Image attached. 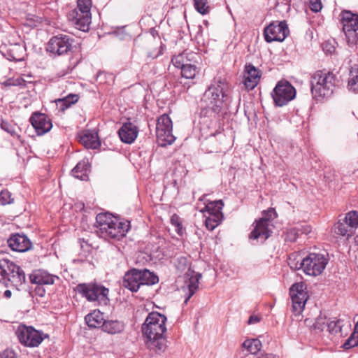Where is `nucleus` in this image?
Instances as JSON below:
<instances>
[{"mask_svg":"<svg viewBox=\"0 0 358 358\" xmlns=\"http://www.w3.org/2000/svg\"><path fill=\"white\" fill-rule=\"evenodd\" d=\"M166 317L157 312L149 313L142 325V333L145 337L147 347L157 354L164 352L166 349Z\"/></svg>","mask_w":358,"mask_h":358,"instance_id":"f257e3e1","label":"nucleus"},{"mask_svg":"<svg viewBox=\"0 0 358 358\" xmlns=\"http://www.w3.org/2000/svg\"><path fill=\"white\" fill-rule=\"evenodd\" d=\"M227 88V83L222 79L208 87L200 100L201 116L216 117L227 108L229 96Z\"/></svg>","mask_w":358,"mask_h":358,"instance_id":"f03ea898","label":"nucleus"},{"mask_svg":"<svg viewBox=\"0 0 358 358\" xmlns=\"http://www.w3.org/2000/svg\"><path fill=\"white\" fill-rule=\"evenodd\" d=\"M96 234L106 240H120L129 230V224L120 222L111 213H99L96 217Z\"/></svg>","mask_w":358,"mask_h":358,"instance_id":"7ed1b4c3","label":"nucleus"},{"mask_svg":"<svg viewBox=\"0 0 358 358\" xmlns=\"http://www.w3.org/2000/svg\"><path fill=\"white\" fill-rule=\"evenodd\" d=\"M337 77L332 72L317 71L311 78V91L315 99L330 96L338 83Z\"/></svg>","mask_w":358,"mask_h":358,"instance_id":"20e7f679","label":"nucleus"},{"mask_svg":"<svg viewBox=\"0 0 358 358\" xmlns=\"http://www.w3.org/2000/svg\"><path fill=\"white\" fill-rule=\"evenodd\" d=\"M158 281V277L149 270L133 268L124 274L122 285L130 291L136 292L141 285H152Z\"/></svg>","mask_w":358,"mask_h":358,"instance_id":"39448f33","label":"nucleus"},{"mask_svg":"<svg viewBox=\"0 0 358 358\" xmlns=\"http://www.w3.org/2000/svg\"><path fill=\"white\" fill-rule=\"evenodd\" d=\"M20 343L29 348L38 347L48 336L31 326L20 324L16 331Z\"/></svg>","mask_w":358,"mask_h":358,"instance_id":"423d86ee","label":"nucleus"},{"mask_svg":"<svg viewBox=\"0 0 358 358\" xmlns=\"http://www.w3.org/2000/svg\"><path fill=\"white\" fill-rule=\"evenodd\" d=\"M173 123L166 114H163L157 119L156 127L157 139L159 145L162 147L171 145L176 140L172 134Z\"/></svg>","mask_w":358,"mask_h":358,"instance_id":"0eeeda50","label":"nucleus"},{"mask_svg":"<svg viewBox=\"0 0 358 358\" xmlns=\"http://www.w3.org/2000/svg\"><path fill=\"white\" fill-rule=\"evenodd\" d=\"M295 88L286 80L279 81L271 92V96L276 106L287 105L296 96Z\"/></svg>","mask_w":358,"mask_h":358,"instance_id":"6e6552de","label":"nucleus"},{"mask_svg":"<svg viewBox=\"0 0 358 358\" xmlns=\"http://www.w3.org/2000/svg\"><path fill=\"white\" fill-rule=\"evenodd\" d=\"M327 263L324 255L310 253L302 259V270L306 275L317 276L322 273Z\"/></svg>","mask_w":358,"mask_h":358,"instance_id":"1a4fd4ad","label":"nucleus"},{"mask_svg":"<svg viewBox=\"0 0 358 358\" xmlns=\"http://www.w3.org/2000/svg\"><path fill=\"white\" fill-rule=\"evenodd\" d=\"M306 285L301 282L293 284L289 288V295L292 302V312L295 315H300L304 309L308 299Z\"/></svg>","mask_w":358,"mask_h":358,"instance_id":"9d476101","label":"nucleus"},{"mask_svg":"<svg viewBox=\"0 0 358 358\" xmlns=\"http://www.w3.org/2000/svg\"><path fill=\"white\" fill-rule=\"evenodd\" d=\"M77 292L85 297L89 301L108 300V289L96 284H79L76 287Z\"/></svg>","mask_w":358,"mask_h":358,"instance_id":"9b49d317","label":"nucleus"},{"mask_svg":"<svg viewBox=\"0 0 358 358\" xmlns=\"http://www.w3.org/2000/svg\"><path fill=\"white\" fill-rule=\"evenodd\" d=\"M289 33V31L285 21L273 22L264 29V39L267 43L282 42Z\"/></svg>","mask_w":358,"mask_h":358,"instance_id":"f8f14e48","label":"nucleus"},{"mask_svg":"<svg viewBox=\"0 0 358 358\" xmlns=\"http://www.w3.org/2000/svg\"><path fill=\"white\" fill-rule=\"evenodd\" d=\"M73 38L66 34H59L50 38L47 45V51L55 55H63L71 51Z\"/></svg>","mask_w":358,"mask_h":358,"instance_id":"ddd939ff","label":"nucleus"},{"mask_svg":"<svg viewBox=\"0 0 358 358\" xmlns=\"http://www.w3.org/2000/svg\"><path fill=\"white\" fill-rule=\"evenodd\" d=\"M273 224L269 218L262 217L255 221V225L250 234V238L257 240L259 243H264L272 233Z\"/></svg>","mask_w":358,"mask_h":358,"instance_id":"4468645a","label":"nucleus"},{"mask_svg":"<svg viewBox=\"0 0 358 358\" xmlns=\"http://www.w3.org/2000/svg\"><path fill=\"white\" fill-rule=\"evenodd\" d=\"M29 121L38 135H43L52 127V124L49 117L39 112L33 113L30 117Z\"/></svg>","mask_w":358,"mask_h":358,"instance_id":"2eb2a0df","label":"nucleus"},{"mask_svg":"<svg viewBox=\"0 0 358 358\" xmlns=\"http://www.w3.org/2000/svg\"><path fill=\"white\" fill-rule=\"evenodd\" d=\"M8 246L12 250L24 252L31 247L29 239L24 234H16L12 235L8 240Z\"/></svg>","mask_w":358,"mask_h":358,"instance_id":"dca6fc26","label":"nucleus"},{"mask_svg":"<svg viewBox=\"0 0 358 358\" xmlns=\"http://www.w3.org/2000/svg\"><path fill=\"white\" fill-rule=\"evenodd\" d=\"M58 279L57 276L51 275L43 270L34 271L29 275V280L31 282L38 285H52L55 283V281Z\"/></svg>","mask_w":358,"mask_h":358,"instance_id":"f3484780","label":"nucleus"},{"mask_svg":"<svg viewBox=\"0 0 358 358\" xmlns=\"http://www.w3.org/2000/svg\"><path fill=\"white\" fill-rule=\"evenodd\" d=\"M138 134V127L130 122L124 123L118 131L121 141L129 144L135 141L137 138Z\"/></svg>","mask_w":358,"mask_h":358,"instance_id":"a211bd4d","label":"nucleus"},{"mask_svg":"<svg viewBox=\"0 0 358 358\" xmlns=\"http://www.w3.org/2000/svg\"><path fill=\"white\" fill-rule=\"evenodd\" d=\"M259 71L252 64H247L244 71V85L250 90L254 89L260 80Z\"/></svg>","mask_w":358,"mask_h":358,"instance_id":"6ab92c4d","label":"nucleus"},{"mask_svg":"<svg viewBox=\"0 0 358 358\" xmlns=\"http://www.w3.org/2000/svg\"><path fill=\"white\" fill-rule=\"evenodd\" d=\"M350 326V322H345V320L341 318H334L333 320H329V322H327V329L329 334H340L341 336H345L347 334Z\"/></svg>","mask_w":358,"mask_h":358,"instance_id":"aec40b11","label":"nucleus"},{"mask_svg":"<svg viewBox=\"0 0 358 358\" xmlns=\"http://www.w3.org/2000/svg\"><path fill=\"white\" fill-rule=\"evenodd\" d=\"M341 22L343 24V31L358 29L357 13H354L350 10H343L341 12Z\"/></svg>","mask_w":358,"mask_h":358,"instance_id":"412c9836","label":"nucleus"},{"mask_svg":"<svg viewBox=\"0 0 358 358\" xmlns=\"http://www.w3.org/2000/svg\"><path fill=\"white\" fill-rule=\"evenodd\" d=\"M85 16L84 14L81 13V12L73 10H72L69 15V20L72 22V24L78 29L83 31H87L90 29V25L91 23V20H87V22H83V17Z\"/></svg>","mask_w":358,"mask_h":358,"instance_id":"4be33fe9","label":"nucleus"},{"mask_svg":"<svg viewBox=\"0 0 358 358\" xmlns=\"http://www.w3.org/2000/svg\"><path fill=\"white\" fill-rule=\"evenodd\" d=\"M80 141L86 148L96 149L101 145L98 134L94 131H87L81 136Z\"/></svg>","mask_w":358,"mask_h":358,"instance_id":"5701e85b","label":"nucleus"},{"mask_svg":"<svg viewBox=\"0 0 358 358\" xmlns=\"http://www.w3.org/2000/svg\"><path fill=\"white\" fill-rule=\"evenodd\" d=\"M90 172V165L87 161L82 160L78 162L74 169L71 171L73 177L81 180H88V173Z\"/></svg>","mask_w":358,"mask_h":358,"instance_id":"b1692460","label":"nucleus"},{"mask_svg":"<svg viewBox=\"0 0 358 358\" xmlns=\"http://www.w3.org/2000/svg\"><path fill=\"white\" fill-rule=\"evenodd\" d=\"M86 324L90 328L101 327L105 322L103 315L99 310H94L92 313H89L85 317Z\"/></svg>","mask_w":358,"mask_h":358,"instance_id":"393cba45","label":"nucleus"},{"mask_svg":"<svg viewBox=\"0 0 358 358\" xmlns=\"http://www.w3.org/2000/svg\"><path fill=\"white\" fill-rule=\"evenodd\" d=\"M124 324L119 320H105L102 325L103 331L109 334H120L124 331Z\"/></svg>","mask_w":358,"mask_h":358,"instance_id":"a878e982","label":"nucleus"},{"mask_svg":"<svg viewBox=\"0 0 358 358\" xmlns=\"http://www.w3.org/2000/svg\"><path fill=\"white\" fill-rule=\"evenodd\" d=\"M8 281L10 282L13 286L15 287L17 290H19V287L22 285L26 281V276L24 271L17 265V268L15 269L13 272H11Z\"/></svg>","mask_w":358,"mask_h":358,"instance_id":"bb28decb","label":"nucleus"},{"mask_svg":"<svg viewBox=\"0 0 358 358\" xmlns=\"http://www.w3.org/2000/svg\"><path fill=\"white\" fill-rule=\"evenodd\" d=\"M16 268L17 265L14 262L6 259H0V275L1 277L0 280H8L11 272Z\"/></svg>","mask_w":358,"mask_h":358,"instance_id":"cd10ccee","label":"nucleus"},{"mask_svg":"<svg viewBox=\"0 0 358 358\" xmlns=\"http://www.w3.org/2000/svg\"><path fill=\"white\" fill-rule=\"evenodd\" d=\"M187 276L189 278L188 281H185V284L187 285V287H188L189 294L187 298L185 299V302L187 303V301L189 300V299L194 294L196 289L199 287V278H201V274L199 273H192L187 274Z\"/></svg>","mask_w":358,"mask_h":358,"instance_id":"c85d7f7f","label":"nucleus"},{"mask_svg":"<svg viewBox=\"0 0 358 358\" xmlns=\"http://www.w3.org/2000/svg\"><path fill=\"white\" fill-rule=\"evenodd\" d=\"M197 57L198 55L194 52H183L178 55L174 56L171 59V62L176 67L181 69L187 64L184 63V58L189 61H196Z\"/></svg>","mask_w":358,"mask_h":358,"instance_id":"c756f323","label":"nucleus"},{"mask_svg":"<svg viewBox=\"0 0 358 358\" xmlns=\"http://www.w3.org/2000/svg\"><path fill=\"white\" fill-rule=\"evenodd\" d=\"M91 6V0H78L77 1V8L75 10L81 12V13L85 15L83 17L84 23L92 19L90 13Z\"/></svg>","mask_w":358,"mask_h":358,"instance_id":"7c9ffc66","label":"nucleus"},{"mask_svg":"<svg viewBox=\"0 0 358 358\" xmlns=\"http://www.w3.org/2000/svg\"><path fill=\"white\" fill-rule=\"evenodd\" d=\"M242 347L247 350V351L250 354L256 355L260 351L262 347V342L257 338H250L246 339L242 343Z\"/></svg>","mask_w":358,"mask_h":358,"instance_id":"2f4dec72","label":"nucleus"},{"mask_svg":"<svg viewBox=\"0 0 358 358\" xmlns=\"http://www.w3.org/2000/svg\"><path fill=\"white\" fill-rule=\"evenodd\" d=\"M79 99V96L76 94H69L66 96L57 100V106L62 111L76 103Z\"/></svg>","mask_w":358,"mask_h":358,"instance_id":"473e14b6","label":"nucleus"},{"mask_svg":"<svg viewBox=\"0 0 358 358\" xmlns=\"http://www.w3.org/2000/svg\"><path fill=\"white\" fill-rule=\"evenodd\" d=\"M348 89L351 92H358V64L351 67Z\"/></svg>","mask_w":358,"mask_h":358,"instance_id":"72a5a7b5","label":"nucleus"},{"mask_svg":"<svg viewBox=\"0 0 358 358\" xmlns=\"http://www.w3.org/2000/svg\"><path fill=\"white\" fill-rule=\"evenodd\" d=\"M206 220L205 224L208 229L213 231L216 227H217L223 219V213L217 214H205Z\"/></svg>","mask_w":358,"mask_h":358,"instance_id":"f704fd0d","label":"nucleus"},{"mask_svg":"<svg viewBox=\"0 0 358 358\" xmlns=\"http://www.w3.org/2000/svg\"><path fill=\"white\" fill-rule=\"evenodd\" d=\"M224 203L222 202V200H217L214 201L208 202L207 204H206L205 208L201 210V212L204 213L205 214H217V213H222V210L223 208Z\"/></svg>","mask_w":358,"mask_h":358,"instance_id":"c9c22d12","label":"nucleus"},{"mask_svg":"<svg viewBox=\"0 0 358 358\" xmlns=\"http://www.w3.org/2000/svg\"><path fill=\"white\" fill-rule=\"evenodd\" d=\"M333 230L336 234L343 236H350L353 234L352 229L343 220H338V222L334 224Z\"/></svg>","mask_w":358,"mask_h":358,"instance_id":"e433bc0d","label":"nucleus"},{"mask_svg":"<svg viewBox=\"0 0 358 358\" xmlns=\"http://www.w3.org/2000/svg\"><path fill=\"white\" fill-rule=\"evenodd\" d=\"M347 44L350 48H354L358 45V29L343 31Z\"/></svg>","mask_w":358,"mask_h":358,"instance_id":"4c0bfd02","label":"nucleus"},{"mask_svg":"<svg viewBox=\"0 0 358 358\" xmlns=\"http://www.w3.org/2000/svg\"><path fill=\"white\" fill-rule=\"evenodd\" d=\"M182 76L187 78L192 79L196 74V67L195 65L191 63H187L185 66L181 68Z\"/></svg>","mask_w":358,"mask_h":358,"instance_id":"58836bf2","label":"nucleus"},{"mask_svg":"<svg viewBox=\"0 0 358 358\" xmlns=\"http://www.w3.org/2000/svg\"><path fill=\"white\" fill-rule=\"evenodd\" d=\"M1 128L8 133L11 136L17 139L20 138V135L18 134V131L20 129L16 126H14L6 121L2 120L1 123Z\"/></svg>","mask_w":358,"mask_h":358,"instance_id":"ea45409f","label":"nucleus"},{"mask_svg":"<svg viewBox=\"0 0 358 358\" xmlns=\"http://www.w3.org/2000/svg\"><path fill=\"white\" fill-rule=\"evenodd\" d=\"M343 220L353 231V229L358 227V213L356 211H350L346 214Z\"/></svg>","mask_w":358,"mask_h":358,"instance_id":"a19ab883","label":"nucleus"},{"mask_svg":"<svg viewBox=\"0 0 358 358\" xmlns=\"http://www.w3.org/2000/svg\"><path fill=\"white\" fill-rule=\"evenodd\" d=\"M22 50V47L20 45H12L8 49L7 52V59L8 60L20 61L22 59L21 55L18 54V51Z\"/></svg>","mask_w":358,"mask_h":358,"instance_id":"79ce46f5","label":"nucleus"},{"mask_svg":"<svg viewBox=\"0 0 358 358\" xmlns=\"http://www.w3.org/2000/svg\"><path fill=\"white\" fill-rule=\"evenodd\" d=\"M207 4L208 0H194L196 10L202 15L207 14L209 12V7Z\"/></svg>","mask_w":358,"mask_h":358,"instance_id":"37998d69","label":"nucleus"},{"mask_svg":"<svg viewBox=\"0 0 358 358\" xmlns=\"http://www.w3.org/2000/svg\"><path fill=\"white\" fill-rule=\"evenodd\" d=\"M299 255L296 254H292L289 257L288 264L293 270L302 269V259H298L296 261Z\"/></svg>","mask_w":358,"mask_h":358,"instance_id":"c03bdc74","label":"nucleus"},{"mask_svg":"<svg viewBox=\"0 0 358 358\" xmlns=\"http://www.w3.org/2000/svg\"><path fill=\"white\" fill-rule=\"evenodd\" d=\"M301 229L299 227H294L288 229L285 234V241L294 242L298 238Z\"/></svg>","mask_w":358,"mask_h":358,"instance_id":"a18cd8bd","label":"nucleus"},{"mask_svg":"<svg viewBox=\"0 0 358 358\" xmlns=\"http://www.w3.org/2000/svg\"><path fill=\"white\" fill-rule=\"evenodd\" d=\"M171 222L173 226L175 227L176 231L179 235H182L185 229L182 227V225L181 224V222L180 220V217L177 215H173L171 218Z\"/></svg>","mask_w":358,"mask_h":358,"instance_id":"49530a36","label":"nucleus"},{"mask_svg":"<svg viewBox=\"0 0 358 358\" xmlns=\"http://www.w3.org/2000/svg\"><path fill=\"white\" fill-rule=\"evenodd\" d=\"M356 346H358V336L352 333L343 343V347L348 350Z\"/></svg>","mask_w":358,"mask_h":358,"instance_id":"de8ad7c7","label":"nucleus"},{"mask_svg":"<svg viewBox=\"0 0 358 358\" xmlns=\"http://www.w3.org/2000/svg\"><path fill=\"white\" fill-rule=\"evenodd\" d=\"M327 322H329V320H327L325 317L320 316L316 319L315 323L313 324V327L315 329L322 331L325 328H327Z\"/></svg>","mask_w":358,"mask_h":358,"instance_id":"09e8293b","label":"nucleus"},{"mask_svg":"<svg viewBox=\"0 0 358 358\" xmlns=\"http://www.w3.org/2000/svg\"><path fill=\"white\" fill-rule=\"evenodd\" d=\"M11 194L7 190H3L0 192V205L4 206L12 202Z\"/></svg>","mask_w":358,"mask_h":358,"instance_id":"8fccbe9b","label":"nucleus"},{"mask_svg":"<svg viewBox=\"0 0 358 358\" xmlns=\"http://www.w3.org/2000/svg\"><path fill=\"white\" fill-rule=\"evenodd\" d=\"M322 8L321 0H310V8L312 11L317 13Z\"/></svg>","mask_w":358,"mask_h":358,"instance_id":"3c124183","label":"nucleus"},{"mask_svg":"<svg viewBox=\"0 0 358 358\" xmlns=\"http://www.w3.org/2000/svg\"><path fill=\"white\" fill-rule=\"evenodd\" d=\"M15 352L11 349H6L0 353V358H16Z\"/></svg>","mask_w":358,"mask_h":358,"instance_id":"603ef678","label":"nucleus"},{"mask_svg":"<svg viewBox=\"0 0 358 358\" xmlns=\"http://www.w3.org/2000/svg\"><path fill=\"white\" fill-rule=\"evenodd\" d=\"M162 46L157 47L155 50H149L148 52V57L151 59L157 58L162 54Z\"/></svg>","mask_w":358,"mask_h":358,"instance_id":"864d4df0","label":"nucleus"},{"mask_svg":"<svg viewBox=\"0 0 358 358\" xmlns=\"http://www.w3.org/2000/svg\"><path fill=\"white\" fill-rule=\"evenodd\" d=\"M273 215L275 217V211L274 208H269L266 211H264V216L263 217L269 218V221L271 222V220L273 219Z\"/></svg>","mask_w":358,"mask_h":358,"instance_id":"5fc2aeb1","label":"nucleus"},{"mask_svg":"<svg viewBox=\"0 0 358 358\" xmlns=\"http://www.w3.org/2000/svg\"><path fill=\"white\" fill-rule=\"evenodd\" d=\"M273 215L275 217V211L274 208H269L266 211H264V216L263 217L269 218V221L271 222V220L273 219Z\"/></svg>","mask_w":358,"mask_h":358,"instance_id":"6e6d98bb","label":"nucleus"},{"mask_svg":"<svg viewBox=\"0 0 358 358\" xmlns=\"http://www.w3.org/2000/svg\"><path fill=\"white\" fill-rule=\"evenodd\" d=\"M35 292L36 295L43 297L45 294V290L43 287V285H37L36 287L35 288Z\"/></svg>","mask_w":358,"mask_h":358,"instance_id":"4d7b16f0","label":"nucleus"},{"mask_svg":"<svg viewBox=\"0 0 358 358\" xmlns=\"http://www.w3.org/2000/svg\"><path fill=\"white\" fill-rule=\"evenodd\" d=\"M258 358H280L278 356L271 353H260Z\"/></svg>","mask_w":358,"mask_h":358,"instance_id":"13d9d810","label":"nucleus"},{"mask_svg":"<svg viewBox=\"0 0 358 358\" xmlns=\"http://www.w3.org/2000/svg\"><path fill=\"white\" fill-rule=\"evenodd\" d=\"M15 86L20 85V86H24L25 85V80L21 78H18L15 79Z\"/></svg>","mask_w":358,"mask_h":358,"instance_id":"bf43d9fd","label":"nucleus"},{"mask_svg":"<svg viewBox=\"0 0 358 358\" xmlns=\"http://www.w3.org/2000/svg\"><path fill=\"white\" fill-rule=\"evenodd\" d=\"M259 321V318L257 316L252 315L248 320V324H252L257 323Z\"/></svg>","mask_w":358,"mask_h":358,"instance_id":"052dcab7","label":"nucleus"},{"mask_svg":"<svg viewBox=\"0 0 358 358\" xmlns=\"http://www.w3.org/2000/svg\"><path fill=\"white\" fill-rule=\"evenodd\" d=\"M15 78H9L6 81L3 82L1 84L5 86H12L15 85Z\"/></svg>","mask_w":358,"mask_h":358,"instance_id":"680f3d73","label":"nucleus"},{"mask_svg":"<svg viewBox=\"0 0 358 358\" xmlns=\"http://www.w3.org/2000/svg\"><path fill=\"white\" fill-rule=\"evenodd\" d=\"M299 229H301L300 231V234H308L310 232V227L308 226H304V227H299Z\"/></svg>","mask_w":358,"mask_h":358,"instance_id":"e2e57ef3","label":"nucleus"},{"mask_svg":"<svg viewBox=\"0 0 358 358\" xmlns=\"http://www.w3.org/2000/svg\"><path fill=\"white\" fill-rule=\"evenodd\" d=\"M79 243H80V247L82 248H89V244L87 243V242L85 241L83 239H79Z\"/></svg>","mask_w":358,"mask_h":358,"instance_id":"0e129e2a","label":"nucleus"},{"mask_svg":"<svg viewBox=\"0 0 358 358\" xmlns=\"http://www.w3.org/2000/svg\"><path fill=\"white\" fill-rule=\"evenodd\" d=\"M12 293L11 291L9 289H7L3 293V296L6 299H9L11 297Z\"/></svg>","mask_w":358,"mask_h":358,"instance_id":"69168bd1","label":"nucleus"},{"mask_svg":"<svg viewBox=\"0 0 358 358\" xmlns=\"http://www.w3.org/2000/svg\"><path fill=\"white\" fill-rule=\"evenodd\" d=\"M148 42H149V44L152 46H155V45H157V43L155 38H154L153 37H150Z\"/></svg>","mask_w":358,"mask_h":358,"instance_id":"338daca9","label":"nucleus"},{"mask_svg":"<svg viewBox=\"0 0 358 358\" xmlns=\"http://www.w3.org/2000/svg\"><path fill=\"white\" fill-rule=\"evenodd\" d=\"M353 334H357L358 336V322L355 326Z\"/></svg>","mask_w":358,"mask_h":358,"instance_id":"774afa93","label":"nucleus"}]
</instances>
